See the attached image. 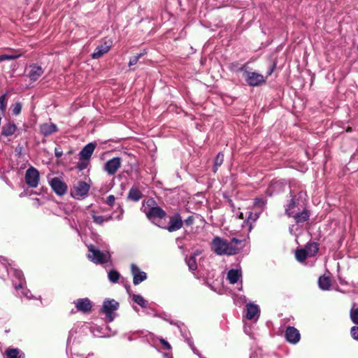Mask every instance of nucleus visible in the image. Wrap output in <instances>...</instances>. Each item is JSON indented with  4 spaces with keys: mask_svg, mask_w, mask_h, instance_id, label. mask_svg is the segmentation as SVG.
<instances>
[{
    "mask_svg": "<svg viewBox=\"0 0 358 358\" xmlns=\"http://www.w3.org/2000/svg\"><path fill=\"white\" fill-rule=\"evenodd\" d=\"M144 54H145L144 52H142V53H139L136 55H134V56L130 57L129 62V66H131L136 64L137 62H138L139 59L141 57H142L144 55Z\"/></svg>",
    "mask_w": 358,
    "mask_h": 358,
    "instance_id": "obj_34",
    "label": "nucleus"
},
{
    "mask_svg": "<svg viewBox=\"0 0 358 358\" xmlns=\"http://www.w3.org/2000/svg\"><path fill=\"white\" fill-rule=\"evenodd\" d=\"M187 264L190 270L194 271L197 268L196 258L194 256H191L189 259H187Z\"/></svg>",
    "mask_w": 358,
    "mask_h": 358,
    "instance_id": "obj_33",
    "label": "nucleus"
},
{
    "mask_svg": "<svg viewBox=\"0 0 358 358\" xmlns=\"http://www.w3.org/2000/svg\"><path fill=\"white\" fill-rule=\"evenodd\" d=\"M74 304L78 310L87 313L91 310L92 305L90 301L85 299H80L74 301Z\"/></svg>",
    "mask_w": 358,
    "mask_h": 358,
    "instance_id": "obj_15",
    "label": "nucleus"
},
{
    "mask_svg": "<svg viewBox=\"0 0 358 358\" xmlns=\"http://www.w3.org/2000/svg\"><path fill=\"white\" fill-rule=\"evenodd\" d=\"M21 56V54H3L0 55V62L6 60L15 59Z\"/></svg>",
    "mask_w": 358,
    "mask_h": 358,
    "instance_id": "obj_29",
    "label": "nucleus"
},
{
    "mask_svg": "<svg viewBox=\"0 0 358 358\" xmlns=\"http://www.w3.org/2000/svg\"><path fill=\"white\" fill-rule=\"evenodd\" d=\"M259 308L257 305L250 303L247 305V314L246 317L248 320H257L259 316Z\"/></svg>",
    "mask_w": 358,
    "mask_h": 358,
    "instance_id": "obj_12",
    "label": "nucleus"
},
{
    "mask_svg": "<svg viewBox=\"0 0 358 358\" xmlns=\"http://www.w3.org/2000/svg\"><path fill=\"white\" fill-rule=\"evenodd\" d=\"M111 47V42L107 43L105 42L103 44L98 45L94 50V52L92 55V57L93 59H98L103 56L104 54L108 52Z\"/></svg>",
    "mask_w": 358,
    "mask_h": 358,
    "instance_id": "obj_14",
    "label": "nucleus"
},
{
    "mask_svg": "<svg viewBox=\"0 0 358 358\" xmlns=\"http://www.w3.org/2000/svg\"><path fill=\"white\" fill-rule=\"evenodd\" d=\"M7 93H5L0 96V111L4 112L6 109L7 106Z\"/></svg>",
    "mask_w": 358,
    "mask_h": 358,
    "instance_id": "obj_32",
    "label": "nucleus"
},
{
    "mask_svg": "<svg viewBox=\"0 0 358 358\" xmlns=\"http://www.w3.org/2000/svg\"><path fill=\"white\" fill-rule=\"evenodd\" d=\"M131 271L133 275V282L135 285L146 280L147 274L144 271H141L136 265L131 264Z\"/></svg>",
    "mask_w": 358,
    "mask_h": 358,
    "instance_id": "obj_9",
    "label": "nucleus"
},
{
    "mask_svg": "<svg viewBox=\"0 0 358 358\" xmlns=\"http://www.w3.org/2000/svg\"><path fill=\"white\" fill-rule=\"evenodd\" d=\"M120 278V274L116 271H110L108 273V278L112 282H116Z\"/></svg>",
    "mask_w": 358,
    "mask_h": 358,
    "instance_id": "obj_35",
    "label": "nucleus"
},
{
    "mask_svg": "<svg viewBox=\"0 0 358 358\" xmlns=\"http://www.w3.org/2000/svg\"><path fill=\"white\" fill-rule=\"evenodd\" d=\"M241 276V272L238 270L231 269L227 273V279L229 282L234 284L237 282Z\"/></svg>",
    "mask_w": 358,
    "mask_h": 358,
    "instance_id": "obj_20",
    "label": "nucleus"
},
{
    "mask_svg": "<svg viewBox=\"0 0 358 358\" xmlns=\"http://www.w3.org/2000/svg\"><path fill=\"white\" fill-rule=\"evenodd\" d=\"M6 354L8 358H24V354L17 348H8Z\"/></svg>",
    "mask_w": 358,
    "mask_h": 358,
    "instance_id": "obj_23",
    "label": "nucleus"
},
{
    "mask_svg": "<svg viewBox=\"0 0 358 358\" xmlns=\"http://www.w3.org/2000/svg\"><path fill=\"white\" fill-rule=\"evenodd\" d=\"M285 337L288 342L295 344L299 341L300 334L296 328L289 327L286 329Z\"/></svg>",
    "mask_w": 358,
    "mask_h": 358,
    "instance_id": "obj_10",
    "label": "nucleus"
},
{
    "mask_svg": "<svg viewBox=\"0 0 358 358\" xmlns=\"http://www.w3.org/2000/svg\"><path fill=\"white\" fill-rule=\"evenodd\" d=\"M12 112H20L22 108L20 102H15L13 106Z\"/></svg>",
    "mask_w": 358,
    "mask_h": 358,
    "instance_id": "obj_40",
    "label": "nucleus"
},
{
    "mask_svg": "<svg viewBox=\"0 0 358 358\" xmlns=\"http://www.w3.org/2000/svg\"><path fill=\"white\" fill-rule=\"evenodd\" d=\"M266 203V201L265 199H264L262 198H257L255 200L254 205H255V206H256L257 208H262V207L264 206Z\"/></svg>",
    "mask_w": 358,
    "mask_h": 358,
    "instance_id": "obj_39",
    "label": "nucleus"
},
{
    "mask_svg": "<svg viewBox=\"0 0 358 358\" xmlns=\"http://www.w3.org/2000/svg\"><path fill=\"white\" fill-rule=\"evenodd\" d=\"M160 342L164 345V348L169 350L171 349V345L167 341H166L164 339H160Z\"/></svg>",
    "mask_w": 358,
    "mask_h": 358,
    "instance_id": "obj_45",
    "label": "nucleus"
},
{
    "mask_svg": "<svg viewBox=\"0 0 358 358\" xmlns=\"http://www.w3.org/2000/svg\"><path fill=\"white\" fill-rule=\"evenodd\" d=\"M201 252L199 251H196L194 253V255L192 256H194V257L196 256V255H199Z\"/></svg>",
    "mask_w": 358,
    "mask_h": 358,
    "instance_id": "obj_50",
    "label": "nucleus"
},
{
    "mask_svg": "<svg viewBox=\"0 0 358 358\" xmlns=\"http://www.w3.org/2000/svg\"><path fill=\"white\" fill-rule=\"evenodd\" d=\"M88 259L95 264H103L110 259V254L105 251L102 252L95 248L92 245H88Z\"/></svg>",
    "mask_w": 358,
    "mask_h": 358,
    "instance_id": "obj_3",
    "label": "nucleus"
},
{
    "mask_svg": "<svg viewBox=\"0 0 358 358\" xmlns=\"http://www.w3.org/2000/svg\"><path fill=\"white\" fill-rule=\"evenodd\" d=\"M141 210L150 220L159 218L162 219L166 216V213L159 207L155 201L150 198L143 203Z\"/></svg>",
    "mask_w": 358,
    "mask_h": 358,
    "instance_id": "obj_2",
    "label": "nucleus"
},
{
    "mask_svg": "<svg viewBox=\"0 0 358 358\" xmlns=\"http://www.w3.org/2000/svg\"><path fill=\"white\" fill-rule=\"evenodd\" d=\"M243 76L247 84L252 87H257L266 83L264 76L257 72L245 71Z\"/></svg>",
    "mask_w": 358,
    "mask_h": 358,
    "instance_id": "obj_4",
    "label": "nucleus"
},
{
    "mask_svg": "<svg viewBox=\"0 0 358 358\" xmlns=\"http://www.w3.org/2000/svg\"><path fill=\"white\" fill-rule=\"evenodd\" d=\"M55 154L57 157H60L62 155V151L59 148H55Z\"/></svg>",
    "mask_w": 358,
    "mask_h": 358,
    "instance_id": "obj_46",
    "label": "nucleus"
},
{
    "mask_svg": "<svg viewBox=\"0 0 358 358\" xmlns=\"http://www.w3.org/2000/svg\"><path fill=\"white\" fill-rule=\"evenodd\" d=\"M85 166H79L80 169H85Z\"/></svg>",
    "mask_w": 358,
    "mask_h": 358,
    "instance_id": "obj_52",
    "label": "nucleus"
},
{
    "mask_svg": "<svg viewBox=\"0 0 358 358\" xmlns=\"http://www.w3.org/2000/svg\"><path fill=\"white\" fill-rule=\"evenodd\" d=\"M24 178L29 187L35 188L38 185L39 172L36 169L31 166L27 170Z\"/></svg>",
    "mask_w": 358,
    "mask_h": 358,
    "instance_id": "obj_5",
    "label": "nucleus"
},
{
    "mask_svg": "<svg viewBox=\"0 0 358 358\" xmlns=\"http://www.w3.org/2000/svg\"><path fill=\"white\" fill-rule=\"evenodd\" d=\"M258 218V215L255 213L253 215L252 213H250V215L248 218L247 222L251 224L250 220H252L253 221H255Z\"/></svg>",
    "mask_w": 358,
    "mask_h": 358,
    "instance_id": "obj_43",
    "label": "nucleus"
},
{
    "mask_svg": "<svg viewBox=\"0 0 358 358\" xmlns=\"http://www.w3.org/2000/svg\"><path fill=\"white\" fill-rule=\"evenodd\" d=\"M292 217H294L297 222H302L306 221L308 219L309 213L308 210H304L300 213H295Z\"/></svg>",
    "mask_w": 358,
    "mask_h": 358,
    "instance_id": "obj_25",
    "label": "nucleus"
},
{
    "mask_svg": "<svg viewBox=\"0 0 358 358\" xmlns=\"http://www.w3.org/2000/svg\"><path fill=\"white\" fill-rule=\"evenodd\" d=\"M245 65H241L238 62H232L229 65V69L233 72L242 71L245 69Z\"/></svg>",
    "mask_w": 358,
    "mask_h": 358,
    "instance_id": "obj_28",
    "label": "nucleus"
},
{
    "mask_svg": "<svg viewBox=\"0 0 358 358\" xmlns=\"http://www.w3.org/2000/svg\"><path fill=\"white\" fill-rule=\"evenodd\" d=\"M297 207L298 203L296 201V199L294 197H292L289 201L285 208V212L287 215L289 217L294 215V214L296 213Z\"/></svg>",
    "mask_w": 358,
    "mask_h": 358,
    "instance_id": "obj_19",
    "label": "nucleus"
},
{
    "mask_svg": "<svg viewBox=\"0 0 358 358\" xmlns=\"http://www.w3.org/2000/svg\"><path fill=\"white\" fill-rule=\"evenodd\" d=\"M96 144L93 143L86 145L80 152V159H89L92 156Z\"/></svg>",
    "mask_w": 358,
    "mask_h": 358,
    "instance_id": "obj_17",
    "label": "nucleus"
},
{
    "mask_svg": "<svg viewBox=\"0 0 358 358\" xmlns=\"http://www.w3.org/2000/svg\"><path fill=\"white\" fill-rule=\"evenodd\" d=\"M50 184L52 189L57 194L63 195L66 192V185L59 178H52Z\"/></svg>",
    "mask_w": 358,
    "mask_h": 358,
    "instance_id": "obj_8",
    "label": "nucleus"
},
{
    "mask_svg": "<svg viewBox=\"0 0 358 358\" xmlns=\"http://www.w3.org/2000/svg\"><path fill=\"white\" fill-rule=\"evenodd\" d=\"M318 285L320 289L323 290H328L331 287V280L327 276H320L318 280Z\"/></svg>",
    "mask_w": 358,
    "mask_h": 358,
    "instance_id": "obj_22",
    "label": "nucleus"
},
{
    "mask_svg": "<svg viewBox=\"0 0 358 358\" xmlns=\"http://www.w3.org/2000/svg\"><path fill=\"white\" fill-rule=\"evenodd\" d=\"M304 250L306 251V254H307L308 257H313L318 252L317 244L315 243H308L306 245Z\"/></svg>",
    "mask_w": 358,
    "mask_h": 358,
    "instance_id": "obj_21",
    "label": "nucleus"
},
{
    "mask_svg": "<svg viewBox=\"0 0 358 358\" xmlns=\"http://www.w3.org/2000/svg\"><path fill=\"white\" fill-rule=\"evenodd\" d=\"M15 130H16V127L15 124H11V123H8L2 127L1 132H2L3 135H4L6 136H8L13 134L15 133Z\"/></svg>",
    "mask_w": 358,
    "mask_h": 358,
    "instance_id": "obj_24",
    "label": "nucleus"
},
{
    "mask_svg": "<svg viewBox=\"0 0 358 358\" xmlns=\"http://www.w3.org/2000/svg\"><path fill=\"white\" fill-rule=\"evenodd\" d=\"M13 273L19 280H21L23 277L22 273L20 271L13 270Z\"/></svg>",
    "mask_w": 358,
    "mask_h": 358,
    "instance_id": "obj_44",
    "label": "nucleus"
},
{
    "mask_svg": "<svg viewBox=\"0 0 358 358\" xmlns=\"http://www.w3.org/2000/svg\"><path fill=\"white\" fill-rule=\"evenodd\" d=\"M241 241L234 238L230 243L220 237L213 238L211 243L212 250L218 255H232L239 251L238 244H241Z\"/></svg>",
    "mask_w": 358,
    "mask_h": 358,
    "instance_id": "obj_1",
    "label": "nucleus"
},
{
    "mask_svg": "<svg viewBox=\"0 0 358 358\" xmlns=\"http://www.w3.org/2000/svg\"><path fill=\"white\" fill-rule=\"evenodd\" d=\"M201 358H203V357H201Z\"/></svg>",
    "mask_w": 358,
    "mask_h": 358,
    "instance_id": "obj_53",
    "label": "nucleus"
},
{
    "mask_svg": "<svg viewBox=\"0 0 358 358\" xmlns=\"http://www.w3.org/2000/svg\"><path fill=\"white\" fill-rule=\"evenodd\" d=\"M274 68H275V65H273V66L270 70H268V76L271 75V73H273V71Z\"/></svg>",
    "mask_w": 358,
    "mask_h": 358,
    "instance_id": "obj_49",
    "label": "nucleus"
},
{
    "mask_svg": "<svg viewBox=\"0 0 358 358\" xmlns=\"http://www.w3.org/2000/svg\"><path fill=\"white\" fill-rule=\"evenodd\" d=\"M114 202H115V196L113 195H110L107 197V199H106L107 204L112 206L114 204Z\"/></svg>",
    "mask_w": 358,
    "mask_h": 358,
    "instance_id": "obj_42",
    "label": "nucleus"
},
{
    "mask_svg": "<svg viewBox=\"0 0 358 358\" xmlns=\"http://www.w3.org/2000/svg\"><path fill=\"white\" fill-rule=\"evenodd\" d=\"M41 133L45 136L50 135L55 132L57 131V126L52 123V122H48L44 123L41 125L40 127Z\"/></svg>",
    "mask_w": 358,
    "mask_h": 358,
    "instance_id": "obj_18",
    "label": "nucleus"
},
{
    "mask_svg": "<svg viewBox=\"0 0 358 358\" xmlns=\"http://www.w3.org/2000/svg\"><path fill=\"white\" fill-rule=\"evenodd\" d=\"M277 182H274L271 185V187H274L275 185H277Z\"/></svg>",
    "mask_w": 358,
    "mask_h": 358,
    "instance_id": "obj_51",
    "label": "nucleus"
},
{
    "mask_svg": "<svg viewBox=\"0 0 358 358\" xmlns=\"http://www.w3.org/2000/svg\"><path fill=\"white\" fill-rule=\"evenodd\" d=\"M224 161V155L223 154H222L221 152L218 153L215 159V166L216 167V169L221 166V164H222Z\"/></svg>",
    "mask_w": 358,
    "mask_h": 358,
    "instance_id": "obj_38",
    "label": "nucleus"
},
{
    "mask_svg": "<svg viewBox=\"0 0 358 358\" xmlns=\"http://www.w3.org/2000/svg\"><path fill=\"white\" fill-rule=\"evenodd\" d=\"M92 217L94 222L97 224H102L105 222H108L111 219V216L106 217L96 215L94 211L92 213Z\"/></svg>",
    "mask_w": 358,
    "mask_h": 358,
    "instance_id": "obj_26",
    "label": "nucleus"
},
{
    "mask_svg": "<svg viewBox=\"0 0 358 358\" xmlns=\"http://www.w3.org/2000/svg\"><path fill=\"white\" fill-rule=\"evenodd\" d=\"M43 69L41 66L34 64L29 66V71L27 76L31 80L36 81L43 75Z\"/></svg>",
    "mask_w": 358,
    "mask_h": 358,
    "instance_id": "obj_11",
    "label": "nucleus"
},
{
    "mask_svg": "<svg viewBox=\"0 0 358 358\" xmlns=\"http://www.w3.org/2000/svg\"><path fill=\"white\" fill-rule=\"evenodd\" d=\"M133 300L141 307H145L147 306V301L143 299L141 295L134 294Z\"/></svg>",
    "mask_w": 358,
    "mask_h": 358,
    "instance_id": "obj_31",
    "label": "nucleus"
},
{
    "mask_svg": "<svg viewBox=\"0 0 358 358\" xmlns=\"http://www.w3.org/2000/svg\"><path fill=\"white\" fill-rule=\"evenodd\" d=\"M234 215L236 216L238 219H243V213L239 211V209L237 212H234Z\"/></svg>",
    "mask_w": 358,
    "mask_h": 358,
    "instance_id": "obj_47",
    "label": "nucleus"
},
{
    "mask_svg": "<svg viewBox=\"0 0 358 358\" xmlns=\"http://www.w3.org/2000/svg\"><path fill=\"white\" fill-rule=\"evenodd\" d=\"M15 289L17 290L22 289V294L28 299H31V294L29 293V291L23 289L22 284L21 282L18 285H15Z\"/></svg>",
    "mask_w": 358,
    "mask_h": 358,
    "instance_id": "obj_37",
    "label": "nucleus"
},
{
    "mask_svg": "<svg viewBox=\"0 0 358 358\" xmlns=\"http://www.w3.org/2000/svg\"><path fill=\"white\" fill-rule=\"evenodd\" d=\"M182 226V221L181 217L178 214L170 217L169 225L168 230L170 232L177 231L180 229Z\"/></svg>",
    "mask_w": 358,
    "mask_h": 358,
    "instance_id": "obj_13",
    "label": "nucleus"
},
{
    "mask_svg": "<svg viewBox=\"0 0 358 358\" xmlns=\"http://www.w3.org/2000/svg\"><path fill=\"white\" fill-rule=\"evenodd\" d=\"M193 222V218L192 217H189L187 220H185V223L187 225L192 224Z\"/></svg>",
    "mask_w": 358,
    "mask_h": 358,
    "instance_id": "obj_48",
    "label": "nucleus"
},
{
    "mask_svg": "<svg viewBox=\"0 0 358 358\" xmlns=\"http://www.w3.org/2000/svg\"><path fill=\"white\" fill-rule=\"evenodd\" d=\"M89 185L83 181L78 182L77 185L74 186V194L76 197H80L85 196L89 191Z\"/></svg>",
    "mask_w": 358,
    "mask_h": 358,
    "instance_id": "obj_16",
    "label": "nucleus"
},
{
    "mask_svg": "<svg viewBox=\"0 0 358 358\" xmlns=\"http://www.w3.org/2000/svg\"><path fill=\"white\" fill-rule=\"evenodd\" d=\"M350 333L354 339L358 340V327H352Z\"/></svg>",
    "mask_w": 358,
    "mask_h": 358,
    "instance_id": "obj_41",
    "label": "nucleus"
},
{
    "mask_svg": "<svg viewBox=\"0 0 358 358\" xmlns=\"http://www.w3.org/2000/svg\"><path fill=\"white\" fill-rule=\"evenodd\" d=\"M119 307V303L114 299H106L103 303V312L106 314L110 322L113 320V312L116 310Z\"/></svg>",
    "mask_w": 358,
    "mask_h": 358,
    "instance_id": "obj_6",
    "label": "nucleus"
},
{
    "mask_svg": "<svg viewBox=\"0 0 358 358\" xmlns=\"http://www.w3.org/2000/svg\"><path fill=\"white\" fill-rule=\"evenodd\" d=\"M122 159L120 157H113L108 160L104 165V170L109 175H114L120 168Z\"/></svg>",
    "mask_w": 358,
    "mask_h": 358,
    "instance_id": "obj_7",
    "label": "nucleus"
},
{
    "mask_svg": "<svg viewBox=\"0 0 358 358\" xmlns=\"http://www.w3.org/2000/svg\"><path fill=\"white\" fill-rule=\"evenodd\" d=\"M295 256L299 262H303L308 256L306 254L304 249L298 250L296 251Z\"/></svg>",
    "mask_w": 358,
    "mask_h": 358,
    "instance_id": "obj_30",
    "label": "nucleus"
},
{
    "mask_svg": "<svg viewBox=\"0 0 358 358\" xmlns=\"http://www.w3.org/2000/svg\"><path fill=\"white\" fill-rule=\"evenodd\" d=\"M142 194L136 187H132L129 192L128 197L135 201H138L141 198Z\"/></svg>",
    "mask_w": 358,
    "mask_h": 358,
    "instance_id": "obj_27",
    "label": "nucleus"
},
{
    "mask_svg": "<svg viewBox=\"0 0 358 358\" xmlns=\"http://www.w3.org/2000/svg\"><path fill=\"white\" fill-rule=\"evenodd\" d=\"M350 317L352 321L355 324H358V308H352L350 312Z\"/></svg>",
    "mask_w": 358,
    "mask_h": 358,
    "instance_id": "obj_36",
    "label": "nucleus"
}]
</instances>
